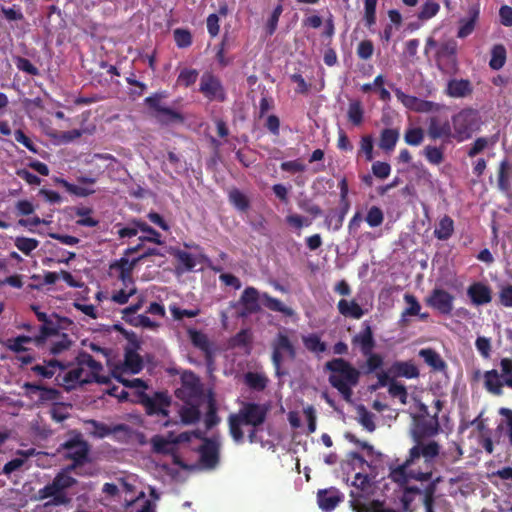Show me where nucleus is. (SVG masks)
Here are the masks:
<instances>
[{
  "label": "nucleus",
  "mask_w": 512,
  "mask_h": 512,
  "mask_svg": "<svg viewBox=\"0 0 512 512\" xmlns=\"http://www.w3.org/2000/svg\"><path fill=\"white\" fill-rule=\"evenodd\" d=\"M67 438L59 446V453L71 463L67 466V471H73L80 476H91L93 472L84 471V466L91 462L89 442L84 438L83 434L76 430H69Z\"/></svg>",
  "instance_id": "1"
},
{
  "label": "nucleus",
  "mask_w": 512,
  "mask_h": 512,
  "mask_svg": "<svg viewBox=\"0 0 512 512\" xmlns=\"http://www.w3.org/2000/svg\"><path fill=\"white\" fill-rule=\"evenodd\" d=\"M325 370L330 374L329 384L335 388L347 402L352 399V388L357 386L361 373L349 361L344 358H333L326 362Z\"/></svg>",
  "instance_id": "2"
},
{
  "label": "nucleus",
  "mask_w": 512,
  "mask_h": 512,
  "mask_svg": "<svg viewBox=\"0 0 512 512\" xmlns=\"http://www.w3.org/2000/svg\"><path fill=\"white\" fill-rule=\"evenodd\" d=\"M352 344L360 347V352L366 357L365 374H371L383 366L384 360L381 354L374 353L376 346L372 327L367 323H363L362 330L352 338Z\"/></svg>",
  "instance_id": "3"
},
{
  "label": "nucleus",
  "mask_w": 512,
  "mask_h": 512,
  "mask_svg": "<svg viewBox=\"0 0 512 512\" xmlns=\"http://www.w3.org/2000/svg\"><path fill=\"white\" fill-rule=\"evenodd\" d=\"M454 139L464 142L470 139L479 129L478 112L472 108H464L452 116Z\"/></svg>",
  "instance_id": "4"
},
{
  "label": "nucleus",
  "mask_w": 512,
  "mask_h": 512,
  "mask_svg": "<svg viewBox=\"0 0 512 512\" xmlns=\"http://www.w3.org/2000/svg\"><path fill=\"white\" fill-rule=\"evenodd\" d=\"M414 463L410 461V458L407 457L406 460L401 464H389V474L388 478L395 484H397L401 489L408 484L409 480L413 479L416 481L424 482L431 481L432 479V471H416L412 469V465Z\"/></svg>",
  "instance_id": "5"
},
{
  "label": "nucleus",
  "mask_w": 512,
  "mask_h": 512,
  "mask_svg": "<svg viewBox=\"0 0 512 512\" xmlns=\"http://www.w3.org/2000/svg\"><path fill=\"white\" fill-rule=\"evenodd\" d=\"M271 348V360L275 368V372L278 376H282L285 374V372L281 371L285 355L290 360H294L297 356L296 348L290 341L289 337L283 332L277 333L271 343Z\"/></svg>",
  "instance_id": "6"
},
{
  "label": "nucleus",
  "mask_w": 512,
  "mask_h": 512,
  "mask_svg": "<svg viewBox=\"0 0 512 512\" xmlns=\"http://www.w3.org/2000/svg\"><path fill=\"white\" fill-rule=\"evenodd\" d=\"M458 45L454 39L443 42L438 47L435 54L437 68L446 74H454L458 70L457 59Z\"/></svg>",
  "instance_id": "7"
},
{
  "label": "nucleus",
  "mask_w": 512,
  "mask_h": 512,
  "mask_svg": "<svg viewBox=\"0 0 512 512\" xmlns=\"http://www.w3.org/2000/svg\"><path fill=\"white\" fill-rule=\"evenodd\" d=\"M353 490L350 492V505L354 512L367 508L369 504H366V500L373 491L372 482L367 474L356 473L352 482Z\"/></svg>",
  "instance_id": "8"
},
{
  "label": "nucleus",
  "mask_w": 512,
  "mask_h": 512,
  "mask_svg": "<svg viewBox=\"0 0 512 512\" xmlns=\"http://www.w3.org/2000/svg\"><path fill=\"white\" fill-rule=\"evenodd\" d=\"M199 92L210 102H225L227 93L222 81L212 72L206 71L201 75Z\"/></svg>",
  "instance_id": "9"
},
{
  "label": "nucleus",
  "mask_w": 512,
  "mask_h": 512,
  "mask_svg": "<svg viewBox=\"0 0 512 512\" xmlns=\"http://www.w3.org/2000/svg\"><path fill=\"white\" fill-rule=\"evenodd\" d=\"M427 136L436 141L441 140L443 144L450 143L454 139L452 119L446 116L433 115L427 119Z\"/></svg>",
  "instance_id": "10"
},
{
  "label": "nucleus",
  "mask_w": 512,
  "mask_h": 512,
  "mask_svg": "<svg viewBox=\"0 0 512 512\" xmlns=\"http://www.w3.org/2000/svg\"><path fill=\"white\" fill-rule=\"evenodd\" d=\"M139 401L145 407V411L148 415L168 416L171 397L166 391L155 392L153 395L141 392Z\"/></svg>",
  "instance_id": "11"
},
{
  "label": "nucleus",
  "mask_w": 512,
  "mask_h": 512,
  "mask_svg": "<svg viewBox=\"0 0 512 512\" xmlns=\"http://www.w3.org/2000/svg\"><path fill=\"white\" fill-rule=\"evenodd\" d=\"M413 438L419 442L427 437H433L440 431V423L437 415L426 418L425 415H414Z\"/></svg>",
  "instance_id": "12"
},
{
  "label": "nucleus",
  "mask_w": 512,
  "mask_h": 512,
  "mask_svg": "<svg viewBox=\"0 0 512 512\" xmlns=\"http://www.w3.org/2000/svg\"><path fill=\"white\" fill-rule=\"evenodd\" d=\"M187 334L192 345L203 352L207 367L212 369L216 351L214 343L209 340L205 333L194 328H188Z\"/></svg>",
  "instance_id": "13"
},
{
  "label": "nucleus",
  "mask_w": 512,
  "mask_h": 512,
  "mask_svg": "<svg viewBox=\"0 0 512 512\" xmlns=\"http://www.w3.org/2000/svg\"><path fill=\"white\" fill-rule=\"evenodd\" d=\"M145 103L148 105V107L152 110H154L156 114L157 120L164 125H169L171 123H183L184 122V116L169 107H164L160 104V98L157 95L149 96L145 99Z\"/></svg>",
  "instance_id": "14"
},
{
  "label": "nucleus",
  "mask_w": 512,
  "mask_h": 512,
  "mask_svg": "<svg viewBox=\"0 0 512 512\" xmlns=\"http://www.w3.org/2000/svg\"><path fill=\"white\" fill-rule=\"evenodd\" d=\"M137 264L138 263L135 258L129 260V258L123 256L120 259L110 263L109 270L111 275H115L117 279L121 281L122 285L125 288H128L130 285L135 284L133 279V271Z\"/></svg>",
  "instance_id": "15"
},
{
  "label": "nucleus",
  "mask_w": 512,
  "mask_h": 512,
  "mask_svg": "<svg viewBox=\"0 0 512 512\" xmlns=\"http://www.w3.org/2000/svg\"><path fill=\"white\" fill-rule=\"evenodd\" d=\"M455 297L442 288H434L426 298V304L442 315H451Z\"/></svg>",
  "instance_id": "16"
},
{
  "label": "nucleus",
  "mask_w": 512,
  "mask_h": 512,
  "mask_svg": "<svg viewBox=\"0 0 512 512\" xmlns=\"http://www.w3.org/2000/svg\"><path fill=\"white\" fill-rule=\"evenodd\" d=\"M71 324L72 321L69 318L52 313L47 322H43L40 326L36 341L45 343L49 337L59 335L60 330L67 329Z\"/></svg>",
  "instance_id": "17"
},
{
  "label": "nucleus",
  "mask_w": 512,
  "mask_h": 512,
  "mask_svg": "<svg viewBox=\"0 0 512 512\" xmlns=\"http://www.w3.org/2000/svg\"><path fill=\"white\" fill-rule=\"evenodd\" d=\"M237 415L244 422V425L258 427L262 425L267 417V408L253 402L244 403Z\"/></svg>",
  "instance_id": "18"
},
{
  "label": "nucleus",
  "mask_w": 512,
  "mask_h": 512,
  "mask_svg": "<svg viewBox=\"0 0 512 512\" xmlns=\"http://www.w3.org/2000/svg\"><path fill=\"white\" fill-rule=\"evenodd\" d=\"M440 445L436 441H430L423 443L422 440L416 442V444L409 450L408 457L413 463L421 456L425 459V462L430 463L439 455Z\"/></svg>",
  "instance_id": "19"
},
{
  "label": "nucleus",
  "mask_w": 512,
  "mask_h": 512,
  "mask_svg": "<svg viewBox=\"0 0 512 512\" xmlns=\"http://www.w3.org/2000/svg\"><path fill=\"white\" fill-rule=\"evenodd\" d=\"M200 462L208 469L215 468L219 463V444L209 438L204 439L199 449Z\"/></svg>",
  "instance_id": "20"
},
{
  "label": "nucleus",
  "mask_w": 512,
  "mask_h": 512,
  "mask_svg": "<svg viewBox=\"0 0 512 512\" xmlns=\"http://www.w3.org/2000/svg\"><path fill=\"white\" fill-rule=\"evenodd\" d=\"M123 512H155L154 504L140 491L136 496L125 497Z\"/></svg>",
  "instance_id": "21"
},
{
  "label": "nucleus",
  "mask_w": 512,
  "mask_h": 512,
  "mask_svg": "<svg viewBox=\"0 0 512 512\" xmlns=\"http://www.w3.org/2000/svg\"><path fill=\"white\" fill-rule=\"evenodd\" d=\"M77 360L78 364L82 366L84 369H90L88 376L92 378V382L95 381L101 384H107L109 382L108 377L99 375L100 371L103 370V366L99 361L95 360L93 356L86 352H83L77 357Z\"/></svg>",
  "instance_id": "22"
},
{
  "label": "nucleus",
  "mask_w": 512,
  "mask_h": 512,
  "mask_svg": "<svg viewBox=\"0 0 512 512\" xmlns=\"http://www.w3.org/2000/svg\"><path fill=\"white\" fill-rule=\"evenodd\" d=\"M467 295L476 306L488 304L492 300L491 288L481 282L471 284L467 289Z\"/></svg>",
  "instance_id": "23"
},
{
  "label": "nucleus",
  "mask_w": 512,
  "mask_h": 512,
  "mask_svg": "<svg viewBox=\"0 0 512 512\" xmlns=\"http://www.w3.org/2000/svg\"><path fill=\"white\" fill-rule=\"evenodd\" d=\"M389 373L393 378L403 377L407 379L418 378L420 375L418 367L413 361H395L389 367Z\"/></svg>",
  "instance_id": "24"
},
{
  "label": "nucleus",
  "mask_w": 512,
  "mask_h": 512,
  "mask_svg": "<svg viewBox=\"0 0 512 512\" xmlns=\"http://www.w3.org/2000/svg\"><path fill=\"white\" fill-rule=\"evenodd\" d=\"M240 303L244 309L241 316L259 312L261 308L259 305L258 290L254 287H246L240 297Z\"/></svg>",
  "instance_id": "25"
},
{
  "label": "nucleus",
  "mask_w": 512,
  "mask_h": 512,
  "mask_svg": "<svg viewBox=\"0 0 512 512\" xmlns=\"http://www.w3.org/2000/svg\"><path fill=\"white\" fill-rule=\"evenodd\" d=\"M341 500L340 492L334 488L319 490L317 494L318 505L325 512L334 510Z\"/></svg>",
  "instance_id": "26"
},
{
  "label": "nucleus",
  "mask_w": 512,
  "mask_h": 512,
  "mask_svg": "<svg viewBox=\"0 0 512 512\" xmlns=\"http://www.w3.org/2000/svg\"><path fill=\"white\" fill-rule=\"evenodd\" d=\"M473 86L468 79H451L447 83L446 94L453 98H464L472 94Z\"/></svg>",
  "instance_id": "27"
},
{
  "label": "nucleus",
  "mask_w": 512,
  "mask_h": 512,
  "mask_svg": "<svg viewBox=\"0 0 512 512\" xmlns=\"http://www.w3.org/2000/svg\"><path fill=\"white\" fill-rule=\"evenodd\" d=\"M38 496L41 500L52 498L51 503L54 505L66 504L69 501L67 493H63L53 480L38 491Z\"/></svg>",
  "instance_id": "28"
},
{
  "label": "nucleus",
  "mask_w": 512,
  "mask_h": 512,
  "mask_svg": "<svg viewBox=\"0 0 512 512\" xmlns=\"http://www.w3.org/2000/svg\"><path fill=\"white\" fill-rule=\"evenodd\" d=\"M338 312L345 318L360 319L364 316L365 311L361 305L355 300H347L342 298L337 304Z\"/></svg>",
  "instance_id": "29"
},
{
  "label": "nucleus",
  "mask_w": 512,
  "mask_h": 512,
  "mask_svg": "<svg viewBox=\"0 0 512 512\" xmlns=\"http://www.w3.org/2000/svg\"><path fill=\"white\" fill-rule=\"evenodd\" d=\"M183 440V435L181 434L178 438L175 439H167L160 435H155L151 439V444L153 451L158 454L169 455L175 451L176 444Z\"/></svg>",
  "instance_id": "30"
},
{
  "label": "nucleus",
  "mask_w": 512,
  "mask_h": 512,
  "mask_svg": "<svg viewBox=\"0 0 512 512\" xmlns=\"http://www.w3.org/2000/svg\"><path fill=\"white\" fill-rule=\"evenodd\" d=\"M503 379L496 369L488 370L484 373V387L485 389L495 395L501 396L503 394Z\"/></svg>",
  "instance_id": "31"
},
{
  "label": "nucleus",
  "mask_w": 512,
  "mask_h": 512,
  "mask_svg": "<svg viewBox=\"0 0 512 512\" xmlns=\"http://www.w3.org/2000/svg\"><path fill=\"white\" fill-rule=\"evenodd\" d=\"M63 381L68 389L74 388L77 384H87L92 382L88 372L78 364L77 367L69 370L63 377Z\"/></svg>",
  "instance_id": "32"
},
{
  "label": "nucleus",
  "mask_w": 512,
  "mask_h": 512,
  "mask_svg": "<svg viewBox=\"0 0 512 512\" xmlns=\"http://www.w3.org/2000/svg\"><path fill=\"white\" fill-rule=\"evenodd\" d=\"M419 356L434 371L442 372V371L446 370V368H447L446 362L442 359L440 354L432 348L421 349L419 351Z\"/></svg>",
  "instance_id": "33"
},
{
  "label": "nucleus",
  "mask_w": 512,
  "mask_h": 512,
  "mask_svg": "<svg viewBox=\"0 0 512 512\" xmlns=\"http://www.w3.org/2000/svg\"><path fill=\"white\" fill-rule=\"evenodd\" d=\"M455 224L454 220L449 215H444L440 218L438 224L434 229V236L440 241L449 240L454 234Z\"/></svg>",
  "instance_id": "34"
},
{
  "label": "nucleus",
  "mask_w": 512,
  "mask_h": 512,
  "mask_svg": "<svg viewBox=\"0 0 512 512\" xmlns=\"http://www.w3.org/2000/svg\"><path fill=\"white\" fill-rule=\"evenodd\" d=\"M143 368L142 357L135 349L128 348L125 350L123 370L132 374L139 373Z\"/></svg>",
  "instance_id": "35"
},
{
  "label": "nucleus",
  "mask_w": 512,
  "mask_h": 512,
  "mask_svg": "<svg viewBox=\"0 0 512 512\" xmlns=\"http://www.w3.org/2000/svg\"><path fill=\"white\" fill-rule=\"evenodd\" d=\"M133 224L137 225L141 232L147 233V236H140L139 240L141 242H151L157 245L164 244V241L161 238V234L155 230L153 227L148 225L146 222L142 220H133Z\"/></svg>",
  "instance_id": "36"
},
{
  "label": "nucleus",
  "mask_w": 512,
  "mask_h": 512,
  "mask_svg": "<svg viewBox=\"0 0 512 512\" xmlns=\"http://www.w3.org/2000/svg\"><path fill=\"white\" fill-rule=\"evenodd\" d=\"M442 481L441 477H436L431 480L428 485L423 489V505L425 512H434L435 493L438 484Z\"/></svg>",
  "instance_id": "37"
},
{
  "label": "nucleus",
  "mask_w": 512,
  "mask_h": 512,
  "mask_svg": "<svg viewBox=\"0 0 512 512\" xmlns=\"http://www.w3.org/2000/svg\"><path fill=\"white\" fill-rule=\"evenodd\" d=\"M490 54H491V57L489 60V67L492 70H496V71L503 68V66L505 65L506 60H507V51H506L505 46L503 44H495L491 48Z\"/></svg>",
  "instance_id": "38"
},
{
  "label": "nucleus",
  "mask_w": 512,
  "mask_h": 512,
  "mask_svg": "<svg viewBox=\"0 0 512 512\" xmlns=\"http://www.w3.org/2000/svg\"><path fill=\"white\" fill-rule=\"evenodd\" d=\"M512 175V166L507 159H504L499 164L498 169V188L502 192L510 190V179Z\"/></svg>",
  "instance_id": "39"
},
{
  "label": "nucleus",
  "mask_w": 512,
  "mask_h": 512,
  "mask_svg": "<svg viewBox=\"0 0 512 512\" xmlns=\"http://www.w3.org/2000/svg\"><path fill=\"white\" fill-rule=\"evenodd\" d=\"M263 304L266 308L274 312H280L285 316H292L294 311L292 308L284 305L279 299L270 296L268 293L262 294Z\"/></svg>",
  "instance_id": "40"
},
{
  "label": "nucleus",
  "mask_w": 512,
  "mask_h": 512,
  "mask_svg": "<svg viewBox=\"0 0 512 512\" xmlns=\"http://www.w3.org/2000/svg\"><path fill=\"white\" fill-rule=\"evenodd\" d=\"M57 368L63 369L64 365L62 362L53 359L49 360L45 365L37 364L33 366L32 371L43 378L50 379L55 375Z\"/></svg>",
  "instance_id": "41"
},
{
  "label": "nucleus",
  "mask_w": 512,
  "mask_h": 512,
  "mask_svg": "<svg viewBox=\"0 0 512 512\" xmlns=\"http://www.w3.org/2000/svg\"><path fill=\"white\" fill-rule=\"evenodd\" d=\"M399 139V132L396 129L385 128L380 135L379 146L385 151H392Z\"/></svg>",
  "instance_id": "42"
},
{
  "label": "nucleus",
  "mask_w": 512,
  "mask_h": 512,
  "mask_svg": "<svg viewBox=\"0 0 512 512\" xmlns=\"http://www.w3.org/2000/svg\"><path fill=\"white\" fill-rule=\"evenodd\" d=\"M244 382L250 389L263 391L267 387L268 378L261 373L247 372L244 375Z\"/></svg>",
  "instance_id": "43"
},
{
  "label": "nucleus",
  "mask_w": 512,
  "mask_h": 512,
  "mask_svg": "<svg viewBox=\"0 0 512 512\" xmlns=\"http://www.w3.org/2000/svg\"><path fill=\"white\" fill-rule=\"evenodd\" d=\"M111 436L113 439L119 443H129L134 435V430L127 424H115L112 425Z\"/></svg>",
  "instance_id": "44"
},
{
  "label": "nucleus",
  "mask_w": 512,
  "mask_h": 512,
  "mask_svg": "<svg viewBox=\"0 0 512 512\" xmlns=\"http://www.w3.org/2000/svg\"><path fill=\"white\" fill-rule=\"evenodd\" d=\"M347 116L348 120L354 126H360L362 124L364 118V109L362 103L359 100H354L349 103Z\"/></svg>",
  "instance_id": "45"
},
{
  "label": "nucleus",
  "mask_w": 512,
  "mask_h": 512,
  "mask_svg": "<svg viewBox=\"0 0 512 512\" xmlns=\"http://www.w3.org/2000/svg\"><path fill=\"white\" fill-rule=\"evenodd\" d=\"M305 348L314 353H323L326 351V343L321 340L317 334H309L302 338Z\"/></svg>",
  "instance_id": "46"
},
{
  "label": "nucleus",
  "mask_w": 512,
  "mask_h": 512,
  "mask_svg": "<svg viewBox=\"0 0 512 512\" xmlns=\"http://www.w3.org/2000/svg\"><path fill=\"white\" fill-rule=\"evenodd\" d=\"M229 422V432L233 440L237 443H241L244 438V433L241 429V425H244V422L240 419L237 414H231L228 418Z\"/></svg>",
  "instance_id": "47"
},
{
  "label": "nucleus",
  "mask_w": 512,
  "mask_h": 512,
  "mask_svg": "<svg viewBox=\"0 0 512 512\" xmlns=\"http://www.w3.org/2000/svg\"><path fill=\"white\" fill-rule=\"evenodd\" d=\"M423 154L426 158V160L432 164V165H439L444 161V147L440 146H432L427 145L424 150Z\"/></svg>",
  "instance_id": "48"
},
{
  "label": "nucleus",
  "mask_w": 512,
  "mask_h": 512,
  "mask_svg": "<svg viewBox=\"0 0 512 512\" xmlns=\"http://www.w3.org/2000/svg\"><path fill=\"white\" fill-rule=\"evenodd\" d=\"M58 336H59L58 340L53 341L49 348L50 354L55 355V356L60 355L63 352L69 350L73 343L72 340L70 339V337L68 336V334H66V333H62V334L59 333Z\"/></svg>",
  "instance_id": "49"
},
{
  "label": "nucleus",
  "mask_w": 512,
  "mask_h": 512,
  "mask_svg": "<svg viewBox=\"0 0 512 512\" xmlns=\"http://www.w3.org/2000/svg\"><path fill=\"white\" fill-rule=\"evenodd\" d=\"M229 201L240 211L245 212L250 207L249 199L240 190L234 188L229 192Z\"/></svg>",
  "instance_id": "50"
},
{
  "label": "nucleus",
  "mask_w": 512,
  "mask_h": 512,
  "mask_svg": "<svg viewBox=\"0 0 512 512\" xmlns=\"http://www.w3.org/2000/svg\"><path fill=\"white\" fill-rule=\"evenodd\" d=\"M388 393L392 398H397L402 405L408 403V392L404 384L398 381H391Z\"/></svg>",
  "instance_id": "51"
},
{
  "label": "nucleus",
  "mask_w": 512,
  "mask_h": 512,
  "mask_svg": "<svg viewBox=\"0 0 512 512\" xmlns=\"http://www.w3.org/2000/svg\"><path fill=\"white\" fill-rule=\"evenodd\" d=\"M357 412L359 415V423L368 432H373L376 429V425L374 423V414L367 410V408L364 405H360L357 408Z\"/></svg>",
  "instance_id": "52"
},
{
  "label": "nucleus",
  "mask_w": 512,
  "mask_h": 512,
  "mask_svg": "<svg viewBox=\"0 0 512 512\" xmlns=\"http://www.w3.org/2000/svg\"><path fill=\"white\" fill-rule=\"evenodd\" d=\"M204 422L207 429L213 428L220 422V418L217 415L216 402L212 397H210L208 400Z\"/></svg>",
  "instance_id": "53"
},
{
  "label": "nucleus",
  "mask_w": 512,
  "mask_h": 512,
  "mask_svg": "<svg viewBox=\"0 0 512 512\" xmlns=\"http://www.w3.org/2000/svg\"><path fill=\"white\" fill-rule=\"evenodd\" d=\"M86 423L92 426L93 431L91 434L95 438L103 439L105 437L111 436V432H113L112 425L110 426L94 419H90L86 421Z\"/></svg>",
  "instance_id": "54"
},
{
  "label": "nucleus",
  "mask_w": 512,
  "mask_h": 512,
  "mask_svg": "<svg viewBox=\"0 0 512 512\" xmlns=\"http://www.w3.org/2000/svg\"><path fill=\"white\" fill-rule=\"evenodd\" d=\"M200 416L199 408L194 405L184 406L180 410V417L184 424H195L199 421Z\"/></svg>",
  "instance_id": "55"
},
{
  "label": "nucleus",
  "mask_w": 512,
  "mask_h": 512,
  "mask_svg": "<svg viewBox=\"0 0 512 512\" xmlns=\"http://www.w3.org/2000/svg\"><path fill=\"white\" fill-rule=\"evenodd\" d=\"M14 244L19 251L25 255H30L31 252L38 247L39 241L35 238L21 236L15 239Z\"/></svg>",
  "instance_id": "56"
},
{
  "label": "nucleus",
  "mask_w": 512,
  "mask_h": 512,
  "mask_svg": "<svg viewBox=\"0 0 512 512\" xmlns=\"http://www.w3.org/2000/svg\"><path fill=\"white\" fill-rule=\"evenodd\" d=\"M424 139V131L420 127L408 128L404 134L406 144L410 146H419Z\"/></svg>",
  "instance_id": "57"
},
{
  "label": "nucleus",
  "mask_w": 512,
  "mask_h": 512,
  "mask_svg": "<svg viewBox=\"0 0 512 512\" xmlns=\"http://www.w3.org/2000/svg\"><path fill=\"white\" fill-rule=\"evenodd\" d=\"M198 75H199V73L196 69L184 68L183 70L180 71L178 78H177V82L180 85L188 88V87L192 86L193 84H195V82L197 81Z\"/></svg>",
  "instance_id": "58"
},
{
  "label": "nucleus",
  "mask_w": 512,
  "mask_h": 512,
  "mask_svg": "<svg viewBox=\"0 0 512 512\" xmlns=\"http://www.w3.org/2000/svg\"><path fill=\"white\" fill-rule=\"evenodd\" d=\"M365 221L372 228L379 227L384 221V213L382 209L378 206L370 207L366 214Z\"/></svg>",
  "instance_id": "59"
},
{
  "label": "nucleus",
  "mask_w": 512,
  "mask_h": 512,
  "mask_svg": "<svg viewBox=\"0 0 512 512\" xmlns=\"http://www.w3.org/2000/svg\"><path fill=\"white\" fill-rule=\"evenodd\" d=\"M440 10V5L432 0H427L418 13V19L425 21L434 17Z\"/></svg>",
  "instance_id": "60"
},
{
  "label": "nucleus",
  "mask_w": 512,
  "mask_h": 512,
  "mask_svg": "<svg viewBox=\"0 0 512 512\" xmlns=\"http://www.w3.org/2000/svg\"><path fill=\"white\" fill-rule=\"evenodd\" d=\"M404 300L408 304V307L402 312V318L406 316H417L421 310V305L417 298L413 294L406 293Z\"/></svg>",
  "instance_id": "61"
},
{
  "label": "nucleus",
  "mask_w": 512,
  "mask_h": 512,
  "mask_svg": "<svg viewBox=\"0 0 512 512\" xmlns=\"http://www.w3.org/2000/svg\"><path fill=\"white\" fill-rule=\"evenodd\" d=\"M283 12V6L282 4H278L272 11L269 19L267 20V23L265 25V31L268 36H272L278 26V21Z\"/></svg>",
  "instance_id": "62"
},
{
  "label": "nucleus",
  "mask_w": 512,
  "mask_h": 512,
  "mask_svg": "<svg viewBox=\"0 0 512 512\" xmlns=\"http://www.w3.org/2000/svg\"><path fill=\"white\" fill-rule=\"evenodd\" d=\"M136 292H137V289L135 287V284L130 285L128 288H125L123 286L122 289L113 293L111 299L113 302H115L119 305H123V304H126L129 300V298L131 296H133L134 294H136Z\"/></svg>",
  "instance_id": "63"
},
{
  "label": "nucleus",
  "mask_w": 512,
  "mask_h": 512,
  "mask_svg": "<svg viewBox=\"0 0 512 512\" xmlns=\"http://www.w3.org/2000/svg\"><path fill=\"white\" fill-rule=\"evenodd\" d=\"M49 413H50L51 418L57 423L63 422L70 416V414L68 412V406H66L62 403H55L51 407Z\"/></svg>",
  "instance_id": "64"
}]
</instances>
